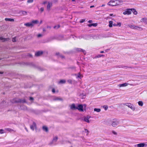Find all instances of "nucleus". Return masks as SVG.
Segmentation results:
<instances>
[{
    "mask_svg": "<svg viewBox=\"0 0 147 147\" xmlns=\"http://www.w3.org/2000/svg\"><path fill=\"white\" fill-rule=\"evenodd\" d=\"M55 100H60V99L59 98H57L55 99Z\"/></svg>",
    "mask_w": 147,
    "mask_h": 147,
    "instance_id": "864d4df0",
    "label": "nucleus"
},
{
    "mask_svg": "<svg viewBox=\"0 0 147 147\" xmlns=\"http://www.w3.org/2000/svg\"><path fill=\"white\" fill-rule=\"evenodd\" d=\"M70 108L71 109L73 110V109H76L77 108V107H76L75 105L74 104H72L70 106Z\"/></svg>",
    "mask_w": 147,
    "mask_h": 147,
    "instance_id": "ddd939ff",
    "label": "nucleus"
},
{
    "mask_svg": "<svg viewBox=\"0 0 147 147\" xmlns=\"http://www.w3.org/2000/svg\"><path fill=\"white\" fill-rule=\"evenodd\" d=\"M94 7V6L92 5L90 6V8H92Z\"/></svg>",
    "mask_w": 147,
    "mask_h": 147,
    "instance_id": "5fc2aeb1",
    "label": "nucleus"
},
{
    "mask_svg": "<svg viewBox=\"0 0 147 147\" xmlns=\"http://www.w3.org/2000/svg\"><path fill=\"white\" fill-rule=\"evenodd\" d=\"M56 54L57 55H59V53H56Z\"/></svg>",
    "mask_w": 147,
    "mask_h": 147,
    "instance_id": "3c124183",
    "label": "nucleus"
},
{
    "mask_svg": "<svg viewBox=\"0 0 147 147\" xmlns=\"http://www.w3.org/2000/svg\"><path fill=\"white\" fill-rule=\"evenodd\" d=\"M132 12V10L131 9H128L124 12H123V14L124 15H130L131 14Z\"/></svg>",
    "mask_w": 147,
    "mask_h": 147,
    "instance_id": "20e7f679",
    "label": "nucleus"
},
{
    "mask_svg": "<svg viewBox=\"0 0 147 147\" xmlns=\"http://www.w3.org/2000/svg\"><path fill=\"white\" fill-rule=\"evenodd\" d=\"M72 1H75V0H71Z\"/></svg>",
    "mask_w": 147,
    "mask_h": 147,
    "instance_id": "69168bd1",
    "label": "nucleus"
},
{
    "mask_svg": "<svg viewBox=\"0 0 147 147\" xmlns=\"http://www.w3.org/2000/svg\"><path fill=\"white\" fill-rule=\"evenodd\" d=\"M113 22L112 21H110L109 22V26L110 27H112L113 26Z\"/></svg>",
    "mask_w": 147,
    "mask_h": 147,
    "instance_id": "412c9836",
    "label": "nucleus"
},
{
    "mask_svg": "<svg viewBox=\"0 0 147 147\" xmlns=\"http://www.w3.org/2000/svg\"><path fill=\"white\" fill-rule=\"evenodd\" d=\"M26 102V100L24 99L22 100L20 99H14L12 101V102L15 103H24Z\"/></svg>",
    "mask_w": 147,
    "mask_h": 147,
    "instance_id": "f257e3e1",
    "label": "nucleus"
},
{
    "mask_svg": "<svg viewBox=\"0 0 147 147\" xmlns=\"http://www.w3.org/2000/svg\"><path fill=\"white\" fill-rule=\"evenodd\" d=\"M110 15L111 16H113V14H110Z\"/></svg>",
    "mask_w": 147,
    "mask_h": 147,
    "instance_id": "6e6d98bb",
    "label": "nucleus"
},
{
    "mask_svg": "<svg viewBox=\"0 0 147 147\" xmlns=\"http://www.w3.org/2000/svg\"><path fill=\"white\" fill-rule=\"evenodd\" d=\"M9 40V38H5L3 37H0V40H2L3 42L7 41Z\"/></svg>",
    "mask_w": 147,
    "mask_h": 147,
    "instance_id": "9b49d317",
    "label": "nucleus"
},
{
    "mask_svg": "<svg viewBox=\"0 0 147 147\" xmlns=\"http://www.w3.org/2000/svg\"><path fill=\"white\" fill-rule=\"evenodd\" d=\"M147 20V19L146 18H143L141 19V22H146Z\"/></svg>",
    "mask_w": 147,
    "mask_h": 147,
    "instance_id": "aec40b11",
    "label": "nucleus"
},
{
    "mask_svg": "<svg viewBox=\"0 0 147 147\" xmlns=\"http://www.w3.org/2000/svg\"><path fill=\"white\" fill-rule=\"evenodd\" d=\"M85 20L84 19H82L80 21V23H82L84 22L85 21Z\"/></svg>",
    "mask_w": 147,
    "mask_h": 147,
    "instance_id": "c756f323",
    "label": "nucleus"
},
{
    "mask_svg": "<svg viewBox=\"0 0 147 147\" xmlns=\"http://www.w3.org/2000/svg\"><path fill=\"white\" fill-rule=\"evenodd\" d=\"M105 6V5H102L101 6V7H104Z\"/></svg>",
    "mask_w": 147,
    "mask_h": 147,
    "instance_id": "680f3d73",
    "label": "nucleus"
},
{
    "mask_svg": "<svg viewBox=\"0 0 147 147\" xmlns=\"http://www.w3.org/2000/svg\"><path fill=\"white\" fill-rule=\"evenodd\" d=\"M20 13H21L23 15H24L27 14V12L26 11H22L20 12Z\"/></svg>",
    "mask_w": 147,
    "mask_h": 147,
    "instance_id": "bb28decb",
    "label": "nucleus"
},
{
    "mask_svg": "<svg viewBox=\"0 0 147 147\" xmlns=\"http://www.w3.org/2000/svg\"><path fill=\"white\" fill-rule=\"evenodd\" d=\"M52 92L53 93H55V90L54 88H53L52 89Z\"/></svg>",
    "mask_w": 147,
    "mask_h": 147,
    "instance_id": "37998d69",
    "label": "nucleus"
},
{
    "mask_svg": "<svg viewBox=\"0 0 147 147\" xmlns=\"http://www.w3.org/2000/svg\"><path fill=\"white\" fill-rule=\"evenodd\" d=\"M47 28H51V27L50 26H48L47 27Z\"/></svg>",
    "mask_w": 147,
    "mask_h": 147,
    "instance_id": "bf43d9fd",
    "label": "nucleus"
},
{
    "mask_svg": "<svg viewBox=\"0 0 147 147\" xmlns=\"http://www.w3.org/2000/svg\"><path fill=\"white\" fill-rule=\"evenodd\" d=\"M60 27V26L59 25H58V26H55L54 27V28L55 29H57L59 28Z\"/></svg>",
    "mask_w": 147,
    "mask_h": 147,
    "instance_id": "a878e982",
    "label": "nucleus"
},
{
    "mask_svg": "<svg viewBox=\"0 0 147 147\" xmlns=\"http://www.w3.org/2000/svg\"><path fill=\"white\" fill-rule=\"evenodd\" d=\"M5 20L6 21L13 22L14 19L12 18H5Z\"/></svg>",
    "mask_w": 147,
    "mask_h": 147,
    "instance_id": "dca6fc26",
    "label": "nucleus"
},
{
    "mask_svg": "<svg viewBox=\"0 0 147 147\" xmlns=\"http://www.w3.org/2000/svg\"><path fill=\"white\" fill-rule=\"evenodd\" d=\"M12 41L13 42H15L16 41V37H14V38H13L12 39Z\"/></svg>",
    "mask_w": 147,
    "mask_h": 147,
    "instance_id": "72a5a7b5",
    "label": "nucleus"
},
{
    "mask_svg": "<svg viewBox=\"0 0 147 147\" xmlns=\"http://www.w3.org/2000/svg\"><path fill=\"white\" fill-rule=\"evenodd\" d=\"M128 26L131 29L139 30H143L142 28L141 27L136 26L134 25H128Z\"/></svg>",
    "mask_w": 147,
    "mask_h": 147,
    "instance_id": "f03ea898",
    "label": "nucleus"
},
{
    "mask_svg": "<svg viewBox=\"0 0 147 147\" xmlns=\"http://www.w3.org/2000/svg\"><path fill=\"white\" fill-rule=\"evenodd\" d=\"M30 100L33 101L34 100V99L32 97H30Z\"/></svg>",
    "mask_w": 147,
    "mask_h": 147,
    "instance_id": "ea45409f",
    "label": "nucleus"
},
{
    "mask_svg": "<svg viewBox=\"0 0 147 147\" xmlns=\"http://www.w3.org/2000/svg\"><path fill=\"white\" fill-rule=\"evenodd\" d=\"M80 74H79V75L78 76V77L79 78H80Z\"/></svg>",
    "mask_w": 147,
    "mask_h": 147,
    "instance_id": "0e129e2a",
    "label": "nucleus"
},
{
    "mask_svg": "<svg viewBox=\"0 0 147 147\" xmlns=\"http://www.w3.org/2000/svg\"><path fill=\"white\" fill-rule=\"evenodd\" d=\"M66 82V81L64 80H60L59 82V84H64Z\"/></svg>",
    "mask_w": 147,
    "mask_h": 147,
    "instance_id": "4be33fe9",
    "label": "nucleus"
},
{
    "mask_svg": "<svg viewBox=\"0 0 147 147\" xmlns=\"http://www.w3.org/2000/svg\"><path fill=\"white\" fill-rule=\"evenodd\" d=\"M28 56H29L31 57H32V55L30 54H29V55H28Z\"/></svg>",
    "mask_w": 147,
    "mask_h": 147,
    "instance_id": "052dcab7",
    "label": "nucleus"
},
{
    "mask_svg": "<svg viewBox=\"0 0 147 147\" xmlns=\"http://www.w3.org/2000/svg\"><path fill=\"white\" fill-rule=\"evenodd\" d=\"M104 56L102 55H97V57L98 58H99V57H101L102 56Z\"/></svg>",
    "mask_w": 147,
    "mask_h": 147,
    "instance_id": "e433bc0d",
    "label": "nucleus"
},
{
    "mask_svg": "<svg viewBox=\"0 0 147 147\" xmlns=\"http://www.w3.org/2000/svg\"><path fill=\"white\" fill-rule=\"evenodd\" d=\"M132 10V12H133V13L135 15H136L137 14V12L136 11V10L134 8L131 9Z\"/></svg>",
    "mask_w": 147,
    "mask_h": 147,
    "instance_id": "6ab92c4d",
    "label": "nucleus"
},
{
    "mask_svg": "<svg viewBox=\"0 0 147 147\" xmlns=\"http://www.w3.org/2000/svg\"><path fill=\"white\" fill-rule=\"evenodd\" d=\"M3 73V72H0V74H2Z\"/></svg>",
    "mask_w": 147,
    "mask_h": 147,
    "instance_id": "13d9d810",
    "label": "nucleus"
},
{
    "mask_svg": "<svg viewBox=\"0 0 147 147\" xmlns=\"http://www.w3.org/2000/svg\"><path fill=\"white\" fill-rule=\"evenodd\" d=\"M117 26H120L121 25V22H118L117 23Z\"/></svg>",
    "mask_w": 147,
    "mask_h": 147,
    "instance_id": "58836bf2",
    "label": "nucleus"
},
{
    "mask_svg": "<svg viewBox=\"0 0 147 147\" xmlns=\"http://www.w3.org/2000/svg\"><path fill=\"white\" fill-rule=\"evenodd\" d=\"M42 21H41V22H40V23H42Z\"/></svg>",
    "mask_w": 147,
    "mask_h": 147,
    "instance_id": "338daca9",
    "label": "nucleus"
},
{
    "mask_svg": "<svg viewBox=\"0 0 147 147\" xmlns=\"http://www.w3.org/2000/svg\"><path fill=\"white\" fill-rule=\"evenodd\" d=\"M67 82L69 84H71L72 82V81L71 80H67Z\"/></svg>",
    "mask_w": 147,
    "mask_h": 147,
    "instance_id": "2f4dec72",
    "label": "nucleus"
},
{
    "mask_svg": "<svg viewBox=\"0 0 147 147\" xmlns=\"http://www.w3.org/2000/svg\"><path fill=\"white\" fill-rule=\"evenodd\" d=\"M33 2V0H28V3H31Z\"/></svg>",
    "mask_w": 147,
    "mask_h": 147,
    "instance_id": "a19ab883",
    "label": "nucleus"
},
{
    "mask_svg": "<svg viewBox=\"0 0 147 147\" xmlns=\"http://www.w3.org/2000/svg\"><path fill=\"white\" fill-rule=\"evenodd\" d=\"M97 24L96 23L92 24V26H94V27H96V26H97Z\"/></svg>",
    "mask_w": 147,
    "mask_h": 147,
    "instance_id": "473e14b6",
    "label": "nucleus"
},
{
    "mask_svg": "<svg viewBox=\"0 0 147 147\" xmlns=\"http://www.w3.org/2000/svg\"><path fill=\"white\" fill-rule=\"evenodd\" d=\"M72 147V146H71V147Z\"/></svg>",
    "mask_w": 147,
    "mask_h": 147,
    "instance_id": "774afa93",
    "label": "nucleus"
},
{
    "mask_svg": "<svg viewBox=\"0 0 147 147\" xmlns=\"http://www.w3.org/2000/svg\"><path fill=\"white\" fill-rule=\"evenodd\" d=\"M85 132L87 133V135H88L89 133V131L87 129H85Z\"/></svg>",
    "mask_w": 147,
    "mask_h": 147,
    "instance_id": "7c9ffc66",
    "label": "nucleus"
},
{
    "mask_svg": "<svg viewBox=\"0 0 147 147\" xmlns=\"http://www.w3.org/2000/svg\"><path fill=\"white\" fill-rule=\"evenodd\" d=\"M138 104L140 106L142 107L143 106V104L142 101H139L138 102Z\"/></svg>",
    "mask_w": 147,
    "mask_h": 147,
    "instance_id": "5701e85b",
    "label": "nucleus"
},
{
    "mask_svg": "<svg viewBox=\"0 0 147 147\" xmlns=\"http://www.w3.org/2000/svg\"><path fill=\"white\" fill-rule=\"evenodd\" d=\"M77 51H82L83 52H84V50H83L82 49H78L77 50Z\"/></svg>",
    "mask_w": 147,
    "mask_h": 147,
    "instance_id": "4c0bfd02",
    "label": "nucleus"
},
{
    "mask_svg": "<svg viewBox=\"0 0 147 147\" xmlns=\"http://www.w3.org/2000/svg\"><path fill=\"white\" fill-rule=\"evenodd\" d=\"M43 31H44V32H45L46 31V30H45V29H43Z\"/></svg>",
    "mask_w": 147,
    "mask_h": 147,
    "instance_id": "e2e57ef3",
    "label": "nucleus"
},
{
    "mask_svg": "<svg viewBox=\"0 0 147 147\" xmlns=\"http://www.w3.org/2000/svg\"><path fill=\"white\" fill-rule=\"evenodd\" d=\"M100 53H104V51H101L100 52Z\"/></svg>",
    "mask_w": 147,
    "mask_h": 147,
    "instance_id": "4d7b16f0",
    "label": "nucleus"
},
{
    "mask_svg": "<svg viewBox=\"0 0 147 147\" xmlns=\"http://www.w3.org/2000/svg\"><path fill=\"white\" fill-rule=\"evenodd\" d=\"M47 3V1H44V2L43 3V4H46V3Z\"/></svg>",
    "mask_w": 147,
    "mask_h": 147,
    "instance_id": "09e8293b",
    "label": "nucleus"
},
{
    "mask_svg": "<svg viewBox=\"0 0 147 147\" xmlns=\"http://www.w3.org/2000/svg\"><path fill=\"white\" fill-rule=\"evenodd\" d=\"M42 129L43 130L47 132L48 131V127L45 126H44L42 127Z\"/></svg>",
    "mask_w": 147,
    "mask_h": 147,
    "instance_id": "f3484780",
    "label": "nucleus"
},
{
    "mask_svg": "<svg viewBox=\"0 0 147 147\" xmlns=\"http://www.w3.org/2000/svg\"><path fill=\"white\" fill-rule=\"evenodd\" d=\"M113 25L114 26H117V24H113Z\"/></svg>",
    "mask_w": 147,
    "mask_h": 147,
    "instance_id": "de8ad7c7",
    "label": "nucleus"
},
{
    "mask_svg": "<svg viewBox=\"0 0 147 147\" xmlns=\"http://www.w3.org/2000/svg\"><path fill=\"white\" fill-rule=\"evenodd\" d=\"M4 133V131L3 129H0V134H3Z\"/></svg>",
    "mask_w": 147,
    "mask_h": 147,
    "instance_id": "c85d7f7f",
    "label": "nucleus"
},
{
    "mask_svg": "<svg viewBox=\"0 0 147 147\" xmlns=\"http://www.w3.org/2000/svg\"><path fill=\"white\" fill-rule=\"evenodd\" d=\"M52 3H48V4L47 6V10H49L50 9V8L52 7Z\"/></svg>",
    "mask_w": 147,
    "mask_h": 147,
    "instance_id": "f8f14e48",
    "label": "nucleus"
},
{
    "mask_svg": "<svg viewBox=\"0 0 147 147\" xmlns=\"http://www.w3.org/2000/svg\"><path fill=\"white\" fill-rule=\"evenodd\" d=\"M30 129L32 130H34V129H36V123L34 122L32 125L30 126Z\"/></svg>",
    "mask_w": 147,
    "mask_h": 147,
    "instance_id": "6e6552de",
    "label": "nucleus"
},
{
    "mask_svg": "<svg viewBox=\"0 0 147 147\" xmlns=\"http://www.w3.org/2000/svg\"><path fill=\"white\" fill-rule=\"evenodd\" d=\"M94 111L97 112H99L100 111V109L95 108L94 109Z\"/></svg>",
    "mask_w": 147,
    "mask_h": 147,
    "instance_id": "cd10ccee",
    "label": "nucleus"
},
{
    "mask_svg": "<svg viewBox=\"0 0 147 147\" xmlns=\"http://www.w3.org/2000/svg\"><path fill=\"white\" fill-rule=\"evenodd\" d=\"M112 133L115 135H117V133L116 132H115V131H112Z\"/></svg>",
    "mask_w": 147,
    "mask_h": 147,
    "instance_id": "79ce46f5",
    "label": "nucleus"
},
{
    "mask_svg": "<svg viewBox=\"0 0 147 147\" xmlns=\"http://www.w3.org/2000/svg\"><path fill=\"white\" fill-rule=\"evenodd\" d=\"M89 118L88 117H85L84 118V120L85 121L87 122L88 123H89Z\"/></svg>",
    "mask_w": 147,
    "mask_h": 147,
    "instance_id": "b1692460",
    "label": "nucleus"
},
{
    "mask_svg": "<svg viewBox=\"0 0 147 147\" xmlns=\"http://www.w3.org/2000/svg\"><path fill=\"white\" fill-rule=\"evenodd\" d=\"M88 26L89 27H91L92 26V24H88Z\"/></svg>",
    "mask_w": 147,
    "mask_h": 147,
    "instance_id": "49530a36",
    "label": "nucleus"
},
{
    "mask_svg": "<svg viewBox=\"0 0 147 147\" xmlns=\"http://www.w3.org/2000/svg\"><path fill=\"white\" fill-rule=\"evenodd\" d=\"M92 22V20H89L88 22L90 23H91Z\"/></svg>",
    "mask_w": 147,
    "mask_h": 147,
    "instance_id": "8fccbe9b",
    "label": "nucleus"
},
{
    "mask_svg": "<svg viewBox=\"0 0 147 147\" xmlns=\"http://www.w3.org/2000/svg\"><path fill=\"white\" fill-rule=\"evenodd\" d=\"M5 129L6 131H7L9 132H11L12 131L15 132V131H14V130H13L11 128H5Z\"/></svg>",
    "mask_w": 147,
    "mask_h": 147,
    "instance_id": "a211bd4d",
    "label": "nucleus"
},
{
    "mask_svg": "<svg viewBox=\"0 0 147 147\" xmlns=\"http://www.w3.org/2000/svg\"><path fill=\"white\" fill-rule=\"evenodd\" d=\"M25 25H26V26H28V23H26L24 24Z\"/></svg>",
    "mask_w": 147,
    "mask_h": 147,
    "instance_id": "603ef678",
    "label": "nucleus"
},
{
    "mask_svg": "<svg viewBox=\"0 0 147 147\" xmlns=\"http://www.w3.org/2000/svg\"><path fill=\"white\" fill-rule=\"evenodd\" d=\"M128 84L127 83H124L121 84H119L118 85L120 87L127 86Z\"/></svg>",
    "mask_w": 147,
    "mask_h": 147,
    "instance_id": "2eb2a0df",
    "label": "nucleus"
},
{
    "mask_svg": "<svg viewBox=\"0 0 147 147\" xmlns=\"http://www.w3.org/2000/svg\"><path fill=\"white\" fill-rule=\"evenodd\" d=\"M43 53V52L39 51L36 52L35 53V56H39L41 55Z\"/></svg>",
    "mask_w": 147,
    "mask_h": 147,
    "instance_id": "9d476101",
    "label": "nucleus"
},
{
    "mask_svg": "<svg viewBox=\"0 0 147 147\" xmlns=\"http://www.w3.org/2000/svg\"><path fill=\"white\" fill-rule=\"evenodd\" d=\"M60 57L61 58H62V59L65 58V57L63 55H60Z\"/></svg>",
    "mask_w": 147,
    "mask_h": 147,
    "instance_id": "a18cd8bd",
    "label": "nucleus"
},
{
    "mask_svg": "<svg viewBox=\"0 0 147 147\" xmlns=\"http://www.w3.org/2000/svg\"><path fill=\"white\" fill-rule=\"evenodd\" d=\"M118 124V122L117 120L113 122L112 125L113 127H115L117 126Z\"/></svg>",
    "mask_w": 147,
    "mask_h": 147,
    "instance_id": "1a4fd4ad",
    "label": "nucleus"
},
{
    "mask_svg": "<svg viewBox=\"0 0 147 147\" xmlns=\"http://www.w3.org/2000/svg\"><path fill=\"white\" fill-rule=\"evenodd\" d=\"M76 109H78L80 111H83V106L82 105H79L77 107Z\"/></svg>",
    "mask_w": 147,
    "mask_h": 147,
    "instance_id": "0eeeda50",
    "label": "nucleus"
},
{
    "mask_svg": "<svg viewBox=\"0 0 147 147\" xmlns=\"http://www.w3.org/2000/svg\"><path fill=\"white\" fill-rule=\"evenodd\" d=\"M58 139L57 136H55L53 138V141L56 142Z\"/></svg>",
    "mask_w": 147,
    "mask_h": 147,
    "instance_id": "393cba45",
    "label": "nucleus"
},
{
    "mask_svg": "<svg viewBox=\"0 0 147 147\" xmlns=\"http://www.w3.org/2000/svg\"><path fill=\"white\" fill-rule=\"evenodd\" d=\"M40 11H41V12H43L44 10V9L43 7H41L40 9Z\"/></svg>",
    "mask_w": 147,
    "mask_h": 147,
    "instance_id": "c9c22d12",
    "label": "nucleus"
},
{
    "mask_svg": "<svg viewBox=\"0 0 147 147\" xmlns=\"http://www.w3.org/2000/svg\"><path fill=\"white\" fill-rule=\"evenodd\" d=\"M118 1L117 0H111L108 3V5L112 6H116L118 5L116 1Z\"/></svg>",
    "mask_w": 147,
    "mask_h": 147,
    "instance_id": "7ed1b4c3",
    "label": "nucleus"
},
{
    "mask_svg": "<svg viewBox=\"0 0 147 147\" xmlns=\"http://www.w3.org/2000/svg\"><path fill=\"white\" fill-rule=\"evenodd\" d=\"M42 36V35L41 34H39L38 36H37L38 37H41Z\"/></svg>",
    "mask_w": 147,
    "mask_h": 147,
    "instance_id": "c03bdc74",
    "label": "nucleus"
},
{
    "mask_svg": "<svg viewBox=\"0 0 147 147\" xmlns=\"http://www.w3.org/2000/svg\"><path fill=\"white\" fill-rule=\"evenodd\" d=\"M145 145V144L144 143H142L139 144H137L135 145L137 146L138 147H144Z\"/></svg>",
    "mask_w": 147,
    "mask_h": 147,
    "instance_id": "4468645a",
    "label": "nucleus"
},
{
    "mask_svg": "<svg viewBox=\"0 0 147 147\" xmlns=\"http://www.w3.org/2000/svg\"><path fill=\"white\" fill-rule=\"evenodd\" d=\"M103 107L106 110L108 108V107L106 106H103Z\"/></svg>",
    "mask_w": 147,
    "mask_h": 147,
    "instance_id": "f704fd0d",
    "label": "nucleus"
},
{
    "mask_svg": "<svg viewBox=\"0 0 147 147\" xmlns=\"http://www.w3.org/2000/svg\"><path fill=\"white\" fill-rule=\"evenodd\" d=\"M38 21L37 20H33L31 23H28V26H32L34 24L38 23Z\"/></svg>",
    "mask_w": 147,
    "mask_h": 147,
    "instance_id": "39448f33",
    "label": "nucleus"
},
{
    "mask_svg": "<svg viewBox=\"0 0 147 147\" xmlns=\"http://www.w3.org/2000/svg\"><path fill=\"white\" fill-rule=\"evenodd\" d=\"M125 105H126L128 107H129L132 109H134V107H133V105L130 103H125L124 104Z\"/></svg>",
    "mask_w": 147,
    "mask_h": 147,
    "instance_id": "423d86ee",
    "label": "nucleus"
}]
</instances>
